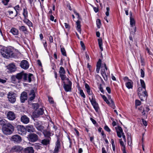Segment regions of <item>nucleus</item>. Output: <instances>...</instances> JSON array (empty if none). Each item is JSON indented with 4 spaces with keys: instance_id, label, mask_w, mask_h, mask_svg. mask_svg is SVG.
<instances>
[{
    "instance_id": "nucleus-1",
    "label": "nucleus",
    "mask_w": 153,
    "mask_h": 153,
    "mask_svg": "<svg viewBox=\"0 0 153 153\" xmlns=\"http://www.w3.org/2000/svg\"><path fill=\"white\" fill-rule=\"evenodd\" d=\"M1 53L4 57L7 58L13 56V53L12 49L10 48H5L2 49Z\"/></svg>"
},
{
    "instance_id": "nucleus-2",
    "label": "nucleus",
    "mask_w": 153,
    "mask_h": 153,
    "mask_svg": "<svg viewBox=\"0 0 153 153\" xmlns=\"http://www.w3.org/2000/svg\"><path fill=\"white\" fill-rule=\"evenodd\" d=\"M3 132L5 134L10 135L14 131L13 126L8 123L5 124L2 128Z\"/></svg>"
},
{
    "instance_id": "nucleus-3",
    "label": "nucleus",
    "mask_w": 153,
    "mask_h": 153,
    "mask_svg": "<svg viewBox=\"0 0 153 153\" xmlns=\"http://www.w3.org/2000/svg\"><path fill=\"white\" fill-rule=\"evenodd\" d=\"M140 82H138V95L140 98L141 100H143V81L142 79H140Z\"/></svg>"
},
{
    "instance_id": "nucleus-4",
    "label": "nucleus",
    "mask_w": 153,
    "mask_h": 153,
    "mask_svg": "<svg viewBox=\"0 0 153 153\" xmlns=\"http://www.w3.org/2000/svg\"><path fill=\"white\" fill-rule=\"evenodd\" d=\"M64 85L63 87L65 90L66 92L71 91V82L68 78V80H62Z\"/></svg>"
},
{
    "instance_id": "nucleus-5",
    "label": "nucleus",
    "mask_w": 153,
    "mask_h": 153,
    "mask_svg": "<svg viewBox=\"0 0 153 153\" xmlns=\"http://www.w3.org/2000/svg\"><path fill=\"white\" fill-rule=\"evenodd\" d=\"M17 97L16 94L12 91L9 92L7 94V98L10 102L12 103H15Z\"/></svg>"
},
{
    "instance_id": "nucleus-6",
    "label": "nucleus",
    "mask_w": 153,
    "mask_h": 153,
    "mask_svg": "<svg viewBox=\"0 0 153 153\" xmlns=\"http://www.w3.org/2000/svg\"><path fill=\"white\" fill-rule=\"evenodd\" d=\"M59 73L60 74V76L62 80H68V78H67L66 76L65 75V72L64 69L63 67H60Z\"/></svg>"
},
{
    "instance_id": "nucleus-7",
    "label": "nucleus",
    "mask_w": 153,
    "mask_h": 153,
    "mask_svg": "<svg viewBox=\"0 0 153 153\" xmlns=\"http://www.w3.org/2000/svg\"><path fill=\"white\" fill-rule=\"evenodd\" d=\"M89 100L95 110L96 112H98L99 109L98 105L96 102L95 99L94 98H92H92L91 99V97H89Z\"/></svg>"
},
{
    "instance_id": "nucleus-8",
    "label": "nucleus",
    "mask_w": 153,
    "mask_h": 153,
    "mask_svg": "<svg viewBox=\"0 0 153 153\" xmlns=\"http://www.w3.org/2000/svg\"><path fill=\"white\" fill-rule=\"evenodd\" d=\"M7 68L8 70L7 72L9 73H11L14 72L16 71V68L13 63L9 64L7 66Z\"/></svg>"
},
{
    "instance_id": "nucleus-9",
    "label": "nucleus",
    "mask_w": 153,
    "mask_h": 153,
    "mask_svg": "<svg viewBox=\"0 0 153 153\" xmlns=\"http://www.w3.org/2000/svg\"><path fill=\"white\" fill-rule=\"evenodd\" d=\"M11 140L14 143H19L22 141V139L20 136L16 134L13 136Z\"/></svg>"
},
{
    "instance_id": "nucleus-10",
    "label": "nucleus",
    "mask_w": 153,
    "mask_h": 153,
    "mask_svg": "<svg viewBox=\"0 0 153 153\" xmlns=\"http://www.w3.org/2000/svg\"><path fill=\"white\" fill-rule=\"evenodd\" d=\"M17 128L19 133L21 134H25L26 132V128L22 126L18 125L17 126Z\"/></svg>"
},
{
    "instance_id": "nucleus-11",
    "label": "nucleus",
    "mask_w": 153,
    "mask_h": 153,
    "mask_svg": "<svg viewBox=\"0 0 153 153\" xmlns=\"http://www.w3.org/2000/svg\"><path fill=\"white\" fill-rule=\"evenodd\" d=\"M20 66L22 68L26 70L29 68V64L27 61L24 60L21 61Z\"/></svg>"
},
{
    "instance_id": "nucleus-12",
    "label": "nucleus",
    "mask_w": 153,
    "mask_h": 153,
    "mask_svg": "<svg viewBox=\"0 0 153 153\" xmlns=\"http://www.w3.org/2000/svg\"><path fill=\"white\" fill-rule=\"evenodd\" d=\"M7 117L9 120H13L16 118V115L13 112L9 111L7 114Z\"/></svg>"
},
{
    "instance_id": "nucleus-13",
    "label": "nucleus",
    "mask_w": 153,
    "mask_h": 153,
    "mask_svg": "<svg viewBox=\"0 0 153 153\" xmlns=\"http://www.w3.org/2000/svg\"><path fill=\"white\" fill-rule=\"evenodd\" d=\"M23 149V148L19 145H16L13 146L11 149V150L13 152H20Z\"/></svg>"
},
{
    "instance_id": "nucleus-14",
    "label": "nucleus",
    "mask_w": 153,
    "mask_h": 153,
    "mask_svg": "<svg viewBox=\"0 0 153 153\" xmlns=\"http://www.w3.org/2000/svg\"><path fill=\"white\" fill-rule=\"evenodd\" d=\"M33 76V75L30 74H25L24 75L23 79L25 81H27V82H30L31 81L32 78Z\"/></svg>"
},
{
    "instance_id": "nucleus-15",
    "label": "nucleus",
    "mask_w": 153,
    "mask_h": 153,
    "mask_svg": "<svg viewBox=\"0 0 153 153\" xmlns=\"http://www.w3.org/2000/svg\"><path fill=\"white\" fill-rule=\"evenodd\" d=\"M115 128L118 137L120 138L121 137H122L121 134L124 133L122 128L119 126H118Z\"/></svg>"
},
{
    "instance_id": "nucleus-16",
    "label": "nucleus",
    "mask_w": 153,
    "mask_h": 153,
    "mask_svg": "<svg viewBox=\"0 0 153 153\" xmlns=\"http://www.w3.org/2000/svg\"><path fill=\"white\" fill-rule=\"evenodd\" d=\"M27 98V95L26 92H23L21 94L20 96V100L22 102H24Z\"/></svg>"
},
{
    "instance_id": "nucleus-17",
    "label": "nucleus",
    "mask_w": 153,
    "mask_h": 153,
    "mask_svg": "<svg viewBox=\"0 0 153 153\" xmlns=\"http://www.w3.org/2000/svg\"><path fill=\"white\" fill-rule=\"evenodd\" d=\"M30 140L32 142L36 141L38 139V136L36 134L33 133L30 134L29 137Z\"/></svg>"
},
{
    "instance_id": "nucleus-18",
    "label": "nucleus",
    "mask_w": 153,
    "mask_h": 153,
    "mask_svg": "<svg viewBox=\"0 0 153 153\" xmlns=\"http://www.w3.org/2000/svg\"><path fill=\"white\" fill-rule=\"evenodd\" d=\"M60 141L58 139L56 143V146L54 149V153H58L59 152V150L60 148Z\"/></svg>"
},
{
    "instance_id": "nucleus-19",
    "label": "nucleus",
    "mask_w": 153,
    "mask_h": 153,
    "mask_svg": "<svg viewBox=\"0 0 153 153\" xmlns=\"http://www.w3.org/2000/svg\"><path fill=\"white\" fill-rule=\"evenodd\" d=\"M26 131L30 133L33 132L35 131V128L33 126L28 125L26 127Z\"/></svg>"
},
{
    "instance_id": "nucleus-20",
    "label": "nucleus",
    "mask_w": 153,
    "mask_h": 153,
    "mask_svg": "<svg viewBox=\"0 0 153 153\" xmlns=\"http://www.w3.org/2000/svg\"><path fill=\"white\" fill-rule=\"evenodd\" d=\"M21 121L24 123L27 124L29 122V118L26 115H24L21 117Z\"/></svg>"
},
{
    "instance_id": "nucleus-21",
    "label": "nucleus",
    "mask_w": 153,
    "mask_h": 153,
    "mask_svg": "<svg viewBox=\"0 0 153 153\" xmlns=\"http://www.w3.org/2000/svg\"><path fill=\"white\" fill-rule=\"evenodd\" d=\"M35 126L36 128L38 130L41 131H42L44 127L40 124L37 122H36L35 123Z\"/></svg>"
},
{
    "instance_id": "nucleus-22",
    "label": "nucleus",
    "mask_w": 153,
    "mask_h": 153,
    "mask_svg": "<svg viewBox=\"0 0 153 153\" xmlns=\"http://www.w3.org/2000/svg\"><path fill=\"white\" fill-rule=\"evenodd\" d=\"M51 138L49 137L41 140L40 142L44 145L47 146L50 144Z\"/></svg>"
},
{
    "instance_id": "nucleus-23",
    "label": "nucleus",
    "mask_w": 153,
    "mask_h": 153,
    "mask_svg": "<svg viewBox=\"0 0 153 153\" xmlns=\"http://www.w3.org/2000/svg\"><path fill=\"white\" fill-rule=\"evenodd\" d=\"M25 153H34V151L33 148L32 147H28L25 148L24 150Z\"/></svg>"
},
{
    "instance_id": "nucleus-24",
    "label": "nucleus",
    "mask_w": 153,
    "mask_h": 153,
    "mask_svg": "<svg viewBox=\"0 0 153 153\" xmlns=\"http://www.w3.org/2000/svg\"><path fill=\"white\" fill-rule=\"evenodd\" d=\"M29 95V100L30 101L33 100L35 97L34 91L33 90H31L30 92Z\"/></svg>"
},
{
    "instance_id": "nucleus-25",
    "label": "nucleus",
    "mask_w": 153,
    "mask_h": 153,
    "mask_svg": "<svg viewBox=\"0 0 153 153\" xmlns=\"http://www.w3.org/2000/svg\"><path fill=\"white\" fill-rule=\"evenodd\" d=\"M19 29L20 31L26 33L27 31V27L24 25L20 26L19 27Z\"/></svg>"
},
{
    "instance_id": "nucleus-26",
    "label": "nucleus",
    "mask_w": 153,
    "mask_h": 153,
    "mask_svg": "<svg viewBox=\"0 0 153 153\" xmlns=\"http://www.w3.org/2000/svg\"><path fill=\"white\" fill-rule=\"evenodd\" d=\"M10 32L14 35H17L19 34L18 30L14 27H12L11 29Z\"/></svg>"
},
{
    "instance_id": "nucleus-27",
    "label": "nucleus",
    "mask_w": 153,
    "mask_h": 153,
    "mask_svg": "<svg viewBox=\"0 0 153 153\" xmlns=\"http://www.w3.org/2000/svg\"><path fill=\"white\" fill-rule=\"evenodd\" d=\"M133 82L130 80L129 81L126 82V85L127 88L129 89L132 88L133 87Z\"/></svg>"
},
{
    "instance_id": "nucleus-28",
    "label": "nucleus",
    "mask_w": 153,
    "mask_h": 153,
    "mask_svg": "<svg viewBox=\"0 0 153 153\" xmlns=\"http://www.w3.org/2000/svg\"><path fill=\"white\" fill-rule=\"evenodd\" d=\"M8 13H9V14L10 16V18L11 19H13L14 18V17L16 16L17 15V13H15V11H8Z\"/></svg>"
},
{
    "instance_id": "nucleus-29",
    "label": "nucleus",
    "mask_w": 153,
    "mask_h": 153,
    "mask_svg": "<svg viewBox=\"0 0 153 153\" xmlns=\"http://www.w3.org/2000/svg\"><path fill=\"white\" fill-rule=\"evenodd\" d=\"M23 22L29 27L32 26V23L28 19L25 18L23 20Z\"/></svg>"
},
{
    "instance_id": "nucleus-30",
    "label": "nucleus",
    "mask_w": 153,
    "mask_h": 153,
    "mask_svg": "<svg viewBox=\"0 0 153 153\" xmlns=\"http://www.w3.org/2000/svg\"><path fill=\"white\" fill-rule=\"evenodd\" d=\"M25 73H24L23 72H21L17 74L16 75V79L19 80L21 79L22 78H23L24 75H25Z\"/></svg>"
},
{
    "instance_id": "nucleus-31",
    "label": "nucleus",
    "mask_w": 153,
    "mask_h": 153,
    "mask_svg": "<svg viewBox=\"0 0 153 153\" xmlns=\"http://www.w3.org/2000/svg\"><path fill=\"white\" fill-rule=\"evenodd\" d=\"M76 24L77 27V31L80 33H81V25L80 22L78 20L76 22Z\"/></svg>"
},
{
    "instance_id": "nucleus-32",
    "label": "nucleus",
    "mask_w": 153,
    "mask_h": 153,
    "mask_svg": "<svg viewBox=\"0 0 153 153\" xmlns=\"http://www.w3.org/2000/svg\"><path fill=\"white\" fill-rule=\"evenodd\" d=\"M32 146H34L35 148L37 150L41 149L42 147L41 146V145L39 143H35V144H33Z\"/></svg>"
},
{
    "instance_id": "nucleus-33",
    "label": "nucleus",
    "mask_w": 153,
    "mask_h": 153,
    "mask_svg": "<svg viewBox=\"0 0 153 153\" xmlns=\"http://www.w3.org/2000/svg\"><path fill=\"white\" fill-rule=\"evenodd\" d=\"M130 24L131 27H133L135 25V22L133 18L130 17Z\"/></svg>"
},
{
    "instance_id": "nucleus-34",
    "label": "nucleus",
    "mask_w": 153,
    "mask_h": 153,
    "mask_svg": "<svg viewBox=\"0 0 153 153\" xmlns=\"http://www.w3.org/2000/svg\"><path fill=\"white\" fill-rule=\"evenodd\" d=\"M98 41L100 48L101 49V51H103V48L102 47V40L101 39H98Z\"/></svg>"
},
{
    "instance_id": "nucleus-35",
    "label": "nucleus",
    "mask_w": 153,
    "mask_h": 153,
    "mask_svg": "<svg viewBox=\"0 0 153 153\" xmlns=\"http://www.w3.org/2000/svg\"><path fill=\"white\" fill-rule=\"evenodd\" d=\"M44 109L43 108H40L37 111V114L39 115H42L44 113Z\"/></svg>"
},
{
    "instance_id": "nucleus-36",
    "label": "nucleus",
    "mask_w": 153,
    "mask_h": 153,
    "mask_svg": "<svg viewBox=\"0 0 153 153\" xmlns=\"http://www.w3.org/2000/svg\"><path fill=\"white\" fill-rule=\"evenodd\" d=\"M86 91L87 93L90 96L89 97H91V99L92 98H92H93L94 97V95L91 91L90 89H87Z\"/></svg>"
},
{
    "instance_id": "nucleus-37",
    "label": "nucleus",
    "mask_w": 153,
    "mask_h": 153,
    "mask_svg": "<svg viewBox=\"0 0 153 153\" xmlns=\"http://www.w3.org/2000/svg\"><path fill=\"white\" fill-rule=\"evenodd\" d=\"M23 14L24 17L25 18H26L27 17L28 13L26 9H24Z\"/></svg>"
},
{
    "instance_id": "nucleus-38",
    "label": "nucleus",
    "mask_w": 153,
    "mask_h": 153,
    "mask_svg": "<svg viewBox=\"0 0 153 153\" xmlns=\"http://www.w3.org/2000/svg\"><path fill=\"white\" fill-rule=\"evenodd\" d=\"M42 132L45 137H48L50 135V133L48 131L43 130Z\"/></svg>"
},
{
    "instance_id": "nucleus-39",
    "label": "nucleus",
    "mask_w": 153,
    "mask_h": 153,
    "mask_svg": "<svg viewBox=\"0 0 153 153\" xmlns=\"http://www.w3.org/2000/svg\"><path fill=\"white\" fill-rule=\"evenodd\" d=\"M6 121L0 118V125L4 126L6 124Z\"/></svg>"
},
{
    "instance_id": "nucleus-40",
    "label": "nucleus",
    "mask_w": 153,
    "mask_h": 153,
    "mask_svg": "<svg viewBox=\"0 0 153 153\" xmlns=\"http://www.w3.org/2000/svg\"><path fill=\"white\" fill-rule=\"evenodd\" d=\"M127 140L128 142V144L129 145H131V136L129 134L128 135Z\"/></svg>"
},
{
    "instance_id": "nucleus-41",
    "label": "nucleus",
    "mask_w": 153,
    "mask_h": 153,
    "mask_svg": "<svg viewBox=\"0 0 153 153\" xmlns=\"http://www.w3.org/2000/svg\"><path fill=\"white\" fill-rule=\"evenodd\" d=\"M96 24L98 28H100L101 25L100 20L99 19H97L96 21Z\"/></svg>"
},
{
    "instance_id": "nucleus-42",
    "label": "nucleus",
    "mask_w": 153,
    "mask_h": 153,
    "mask_svg": "<svg viewBox=\"0 0 153 153\" xmlns=\"http://www.w3.org/2000/svg\"><path fill=\"white\" fill-rule=\"evenodd\" d=\"M145 89V91H144V97H146V101L147 100V97H148V95L147 92L145 90V83H144V90Z\"/></svg>"
},
{
    "instance_id": "nucleus-43",
    "label": "nucleus",
    "mask_w": 153,
    "mask_h": 153,
    "mask_svg": "<svg viewBox=\"0 0 153 153\" xmlns=\"http://www.w3.org/2000/svg\"><path fill=\"white\" fill-rule=\"evenodd\" d=\"M61 51L62 53V54L64 55V56H66V54L65 52V51L64 48H61Z\"/></svg>"
},
{
    "instance_id": "nucleus-44",
    "label": "nucleus",
    "mask_w": 153,
    "mask_h": 153,
    "mask_svg": "<svg viewBox=\"0 0 153 153\" xmlns=\"http://www.w3.org/2000/svg\"><path fill=\"white\" fill-rule=\"evenodd\" d=\"M79 94L81 95V96L83 97V98H85V95L83 91L82 90L80 89L79 90Z\"/></svg>"
},
{
    "instance_id": "nucleus-45",
    "label": "nucleus",
    "mask_w": 153,
    "mask_h": 153,
    "mask_svg": "<svg viewBox=\"0 0 153 153\" xmlns=\"http://www.w3.org/2000/svg\"><path fill=\"white\" fill-rule=\"evenodd\" d=\"M111 103H110L108 104V105L112 108L113 109L114 108H115V105L114 103V102L112 100H111Z\"/></svg>"
},
{
    "instance_id": "nucleus-46",
    "label": "nucleus",
    "mask_w": 153,
    "mask_h": 153,
    "mask_svg": "<svg viewBox=\"0 0 153 153\" xmlns=\"http://www.w3.org/2000/svg\"><path fill=\"white\" fill-rule=\"evenodd\" d=\"M19 5H17L16 6H15L14 9V11H15L16 13L17 14L18 13V10H19Z\"/></svg>"
},
{
    "instance_id": "nucleus-47",
    "label": "nucleus",
    "mask_w": 153,
    "mask_h": 153,
    "mask_svg": "<svg viewBox=\"0 0 153 153\" xmlns=\"http://www.w3.org/2000/svg\"><path fill=\"white\" fill-rule=\"evenodd\" d=\"M101 61L100 59H99L98 61L97 62V67L100 68L101 65Z\"/></svg>"
},
{
    "instance_id": "nucleus-48",
    "label": "nucleus",
    "mask_w": 153,
    "mask_h": 153,
    "mask_svg": "<svg viewBox=\"0 0 153 153\" xmlns=\"http://www.w3.org/2000/svg\"><path fill=\"white\" fill-rule=\"evenodd\" d=\"M106 11L105 12V15L106 16H109V11L110 8L109 7H107L106 8Z\"/></svg>"
},
{
    "instance_id": "nucleus-49",
    "label": "nucleus",
    "mask_w": 153,
    "mask_h": 153,
    "mask_svg": "<svg viewBox=\"0 0 153 153\" xmlns=\"http://www.w3.org/2000/svg\"><path fill=\"white\" fill-rule=\"evenodd\" d=\"M120 143L121 145L124 148H125V146L123 142L122 141V139H120Z\"/></svg>"
},
{
    "instance_id": "nucleus-50",
    "label": "nucleus",
    "mask_w": 153,
    "mask_h": 153,
    "mask_svg": "<svg viewBox=\"0 0 153 153\" xmlns=\"http://www.w3.org/2000/svg\"><path fill=\"white\" fill-rule=\"evenodd\" d=\"M141 104V102H140L137 100H136L135 101V105L136 106H139Z\"/></svg>"
},
{
    "instance_id": "nucleus-51",
    "label": "nucleus",
    "mask_w": 153,
    "mask_h": 153,
    "mask_svg": "<svg viewBox=\"0 0 153 153\" xmlns=\"http://www.w3.org/2000/svg\"><path fill=\"white\" fill-rule=\"evenodd\" d=\"M80 44L82 47L83 48V49L85 50V47L83 42L81 41L80 42Z\"/></svg>"
},
{
    "instance_id": "nucleus-52",
    "label": "nucleus",
    "mask_w": 153,
    "mask_h": 153,
    "mask_svg": "<svg viewBox=\"0 0 153 153\" xmlns=\"http://www.w3.org/2000/svg\"><path fill=\"white\" fill-rule=\"evenodd\" d=\"M9 0H3L2 1V3L4 5H7V4L8 2L9 1Z\"/></svg>"
},
{
    "instance_id": "nucleus-53",
    "label": "nucleus",
    "mask_w": 153,
    "mask_h": 153,
    "mask_svg": "<svg viewBox=\"0 0 153 153\" xmlns=\"http://www.w3.org/2000/svg\"><path fill=\"white\" fill-rule=\"evenodd\" d=\"M102 75V76H103L104 79L105 81H107V76L106 75V73L103 74Z\"/></svg>"
},
{
    "instance_id": "nucleus-54",
    "label": "nucleus",
    "mask_w": 153,
    "mask_h": 153,
    "mask_svg": "<svg viewBox=\"0 0 153 153\" xmlns=\"http://www.w3.org/2000/svg\"><path fill=\"white\" fill-rule=\"evenodd\" d=\"M104 129H105L108 132H110V129L109 128V127L107 126H106L104 127Z\"/></svg>"
},
{
    "instance_id": "nucleus-55",
    "label": "nucleus",
    "mask_w": 153,
    "mask_h": 153,
    "mask_svg": "<svg viewBox=\"0 0 153 153\" xmlns=\"http://www.w3.org/2000/svg\"><path fill=\"white\" fill-rule=\"evenodd\" d=\"M48 100L49 102L51 103H53V99L52 97H48Z\"/></svg>"
},
{
    "instance_id": "nucleus-56",
    "label": "nucleus",
    "mask_w": 153,
    "mask_h": 153,
    "mask_svg": "<svg viewBox=\"0 0 153 153\" xmlns=\"http://www.w3.org/2000/svg\"><path fill=\"white\" fill-rule=\"evenodd\" d=\"M64 24L66 28L69 29L70 28V27L68 24L67 23H65Z\"/></svg>"
},
{
    "instance_id": "nucleus-57",
    "label": "nucleus",
    "mask_w": 153,
    "mask_h": 153,
    "mask_svg": "<svg viewBox=\"0 0 153 153\" xmlns=\"http://www.w3.org/2000/svg\"><path fill=\"white\" fill-rule=\"evenodd\" d=\"M11 79L13 81H15L16 79V76H13L11 77Z\"/></svg>"
},
{
    "instance_id": "nucleus-58",
    "label": "nucleus",
    "mask_w": 153,
    "mask_h": 153,
    "mask_svg": "<svg viewBox=\"0 0 153 153\" xmlns=\"http://www.w3.org/2000/svg\"><path fill=\"white\" fill-rule=\"evenodd\" d=\"M33 106L34 109H36L38 108V105L37 104H35L33 105Z\"/></svg>"
},
{
    "instance_id": "nucleus-59",
    "label": "nucleus",
    "mask_w": 153,
    "mask_h": 153,
    "mask_svg": "<svg viewBox=\"0 0 153 153\" xmlns=\"http://www.w3.org/2000/svg\"><path fill=\"white\" fill-rule=\"evenodd\" d=\"M121 135H122V136L123 137V139L126 142V137H125V136L124 134V133H122V134H121Z\"/></svg>"
},
{
    "instance_id": "nucleus-60",
    "label": "nucleus",
    "mask_w": 153,
    "mask_h": 153,
    "mask_svg": "<svg viewBox=\"0 0 153 153\" xmlns=\"http://www.w3.org/2000/svg\"><path fill=\"white\" fill-rule=\"evenodd\" d=\"M85 87L86 90L90 89V88L89 85L87 83L85 84Z\"/></svg>"
},
{
    "instance_id": "nucleus-61",
    "label": "nucleus",
    "mask_w": 153,
    "mask_h": 153,
    "mask_svg": "<svg viewBox=\"0 0 153 153\" xmlns=\"http://www.w3.org/2000/svg\"><path fill=\"white\" fill-rule=\"evenodd\" d=\"M90 120L94 124H95L96 123V121L92 118H91Z\"/></svg>"
},
{
    "instance_id": "nucleus-62",
    "label": "nucleus",
    "mask_w": 153,
    "mask_h": 153,
    "mask_svg": "<svg viewBox=\"0 0 153 153\" xmlns=\"http://www.w3.org/2000/svg\"><path fill=\"white\" fill-rule=\"evenodd\" d=\"M101 73L102 75L105 74V71L104 68L102 69L101 71Z\"/></svg>"
},
{
    "instance_id": "nucleus-63",
    "label": "nucleus",
    "mask_w": 153,
    "mask_h": 153,
    "mask_svg": "<svg viewBox=\"0 0 153 153\" xmlns=\"http://www.w3.org/2000/svg\"><path fill=\"white\" fill-rule=\"evenodd\" d=\"M106 90H107V91L108 92V93H111V89L109 87H107L106 88Z\"/></svg>"
},
{
    "instance_id": "nucleus-64",
    "label": "nucleus",
    "mask_w": 153,
    "mask_h": 153,
    "mask_svg": "<svg viewBox=\"0 0 153 153\" xmlns=\"http://www.w3.org/2000/svg\"><path fill=\"white\" fill-rule=\"evenodd\" d=\"M93 8H94V11L96 13H97V12H98L99 10H98V8L97 7H94Z\"/></svg>"
}]
</instances>
